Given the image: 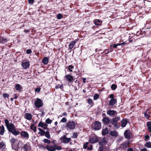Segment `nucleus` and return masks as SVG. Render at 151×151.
Here are the masks:
<instances>
[{
  "label": "nucleus",
  "instance_id": "f257e3e1",
  "mask_svg": "<svg viewBox=\"0 0 151 151\" xmlns=\"http://www.w3.org/2000/svg\"><path fill=\"white\" fill-rule=\"evenodd\" d=\"M5 123L8 131L12 133L14 136H16L20 134L19 131L16 129V127L14 125L11 123L9 124V121L7 119L4 120Z\"/></svg>",
  "mask_w": 151,
  "mask_h": 151
},
{
  "label": "nucleus",
  "instance_id": "f03ea898",
  "mask_svg": "<svg viewBox=\"0 0 151 151\" xmlns=\"http://www.w3.org/2000/svg\"><path fill=\"white\" fill-rule=\"evenodd\" d=\"M34 105L35 106V108H36L37 109H39L43 106V104L41 99L39 98H37L34 102Z\"/></svg>",
  "mask_w": 151,
  "mask_h": 151
},
{
  "label": "nucleus",
  "instance_id": "7ed1b4c3",
  "mask_svg": "<svg viewBox=\"0 0 151 151\" xmlns=\"http://www.w3.org/2000/svg\"><path fill=\"white\" fill-rule=\"evenodd\" d=\"M76 123L73 121H69L66 124V127L68 128L73 129L76 127Z\"/></svg>",
  "mask_w": 151,
  "mask_h": 151
},
{
  "label": "nucleus",
  "instance_id": "20e7f679",
  "mask_svg": "<svg viewBox=\"0 0 151 151\" xmlns=\"http://www.w3.org/2000/svg\"><path fill=\"white\" fill-rule=\"evenodd\" d=\"M99 141L98 137L95 135L91 136L89 140V142L91 144H94L97 142Z\"/></svg>",
  "mask_w": 151,
  "mask_h": 151
},
{
  "label": "nucleus",
  "instance_id": "39448f33",
  "mask_svg": "<svg viewBox=\"0 0 151 151\" xmlns=\"http://www.w3.org/2000/svg\"><path fill=\"white\" fill-rule=\"evenodd\" d=\"M124 135L126 138L127 139H130L131 138L132 134L129 130H127L124 131Z\"/></svg>",
  "mask_w": 151,
  "mask_h": 151
},
{
  "label": "nucleus",
  "instance_id": "423d86ee",
  "mask_svg": "<svg viewBox=\"0 0 151 151\" xmlns=\"http://www.w3.org/2000/svg\"><path fill=\"white\" fill-rule=\"evenodd\" d=\"M101 127V123L99 121H96L94 124L93 129L95 130H99Z\"/></svg>",
  "mask_w": 151,
  "mask_h": 151
},
{
  "label": "nucleus",
  "instance_id": "0eeeda50",
  "mask_svg": "<svg viewBox=\"0 0 151 151\" xmlns=\"http://www.w3.org/2000/svg\"><path fill=\"white\" fill-rule=\"evenodd\" d=\"M42 148L43 149H47L49 151H55V148L54 146L48 144L45 146L42 147Z\"/></svg>",
  "mask_w": 151,
  "mask_h": 151
},
{
  "label": "nucleus",
  "instance_id": "6e6552de",
  "mask_svg": "<svg viewBox=\"0 0 151 151\" xmlns=\"http://www.w3.org/2000/svg\"><path fill=\"white\" fill-rule=\"evenodd\" d=\"M120 116H116L114 118L112 119V120L110 122V124L112 125H114V124L117 123V122L120 119Z\"/></svg>",
  "mask_w": 151,
  "mask_h": 151
},
{
  "label": "nucleus",
  "instance_id": "1a4fd4ad",
  "mask_svg": "<svg viewBox=\"0 0 151 151\" xmlns=\"http://www.w3.org/2000/svg\"><path fill=\"white\" fill-rule=\"evenodd\" d=\"M61 139H63V142L65 143H67L71 141V138H67L65 135H64L62 136L61 138Z\"/></svg>",
  "mask_w": 151,
  "mask_h": 151
},
{
  "label": "nucleus",
  "instance_id": "9d476101",
  "mask_svg": "<svg viewBox=\"0 0 151 151\" xmlns=\"http://www.w3.org/2000/svg\"><path fill=\"white\" fill-rule=\"evenodd\" d=\"M20 134L22 137H23L24 138L26 139H28L29 138V134L26 131H22L20 133Z\"/></svg>",
  "mask_w": 151,
  "mask_h": 151
},
{
  "label": "nucleus",
  "instance_id": "9b49d317",
  "mask_svg": "<svg viewBox=\"0 0 151 151\" xmlns=\"http://www.w3.org/2000/svg\"><path fill=\"white\" fill-rule=\"evenodd\" d=\"M64 78L70 83L74 79L73 76H72L71 74L65 75L64 77Z\"/></svg>",
  "mask_w": 151,
  "mask_h": 151
},
{
  "label": "nucleus",
  "instance_id": "f8f14e48",
  "mask_svg": "<svg viewBox=\"0 0 151 151\" xmlns=\"http://www.w3.org/2000/svg\"><path fill=\"white\" fill-rule=\"evenodd\" d=\"M78 40L76 39L74 41L70 42V44L69 45V48L70 49H72L75 45L76 42H78Z\"/></svg>",
  "mask_w": 151,
  "mask_h": 151
},
{
  "label": "nucleus",
  "instance_id": "ddd939ff",
  "mask_svg": "<svg viewBox=\"0 0 151 151\" xmlns=\"http://www.w3.org/2000/svg\"><path fill=\"white\" fill-rule=\"evenodd\" d=\"M107 114L110 116H113L115 114L116 115L117 114V111H116L111 110L107 111Z\"/></svg>",
  "mask_w": 151,
  "mask_h": 151
},
{
  "label": "nucleus",
  "instance_id": "4468645a",
  "mask_svg": "<svg viewBox=\"0 0 151 151\" xmlns=\"http://www.w3.org/2000/svg\"><path fill=\"white\" fill-rule=\"evenodd\" d=\"M93 22L96 25H101L102 21L101 20L95 19L94 20Z\"/></svg>",
  "mask_w": 151,
  "mask_h": 151
},
{
  "label": "nucleus",
  "instance_id": "2eb2a0df",
  "mask_svg": "<svg viewBox=\"0 0 151 151\" xmlns=\"http://www.w3.org/2000/svg\"><path fill=\"white\" fill-rule=\"evenodd\" d=\"M30 64L29 62L27 61L22 63V66L24 69H27L29 66Z\"/></svg>",
  "mask_w": 151,
  "mask_h": 151
},
{
  "label": "nucleus",
  "instance_id": "dca6fc26",
  "mask_svg": "<svg viewBox=\"0 0 151 151\" xmlns=\"http://www.w3.org/2000/svg\"><path fill=\"white\" fill-rule=\"evenodd\" d=\"M70 74L73 76V78H78L79 76V74L78 72L74 71L72 73H71Z\"/></svg>",
  "mask_w": 151,
  "mask_h": 151
},
{
  "label": "nucleus",
  "instance_id": "f3484780",
  "mask_svg": "<svg viewBox=\"0 0 151 151\" xmlns=\"http://www.w3.org/2000/svg\"><path fill=\"white\" fill-rule=\"evenodd\" d=\"M106 142L105 140V138H103L101 139L100 141L99 142V144L101 146H103L104 144H106Z\"/></svg>",
  "mask_w": 151,
  "mask_h": 151
},
{
  "label": "nucleus",
  "instance_id": "a211bd4d",
  "mask_svg": "<svg viewBox=\"0 0 151 151\" xmlns=\"http://www.w3.org/2000/svg\"><path fill=\"white\" fill-rule=\"evenodd\" d=\"M127 119H122L121 122V126L122 127H125L127 123Z\"/></svg>",
  "mask_w": 151,
  "mask_h": 151
},
{
  "label": "nucleus",
  "instance_id": "6ab92c4d",
  "mask_svg": "<svg viewBox=\"0 0 151 151\" xmlns=\"http://www.w3.org/2000/svg\"><path fill=\"white\" fill-rule=\"evenodd\" d=\"M102 122L103 123L106 124L109 123L110 121L109 118L107 117H104L102 120Z\"/></svg>",
  "mask_w": 151,
  "mask_h": 151
},
{
  "label": "nucleus",
  "instance_id": "aec40b11",
  "mask_svg": "<svg viewBox=\"0 0 151 151\" xmlns=\"http://www.w3.org/2000/svg\"><path fill=\"white\" fill-rule=\"evenodd\" d=\"M30 145L28 143L26 144L22 147L24 151H28V150L30 148Z\"/></svg>",
  "mask_w": 151,
  "mask_h": 151
},
{
  "label": "nucleus",
  "instance_id": "412c9836",
  "mask_svg": "<svg viewBox=\"0 0 151 151\" xmlns=\"http://www.w3.org/2000/svg\"><path fill=\"white\" fill-rule=\"evenodd\" d=\"M32 115L29 113H25V118L28 120H30L32 119Z\"/></svg>",
  "mask_w": 151,
  "mask_h": 151
},
{
  "label": "nucleus",
  "instance_id": "4be33fe9",
  "mask_svg": "<svg viewBox=\"0 0 151 151\" xmlns=\"http://www.w3.org/2000/svg\"><path fill=\"white\" fill-rule=\"evenodd\" d=\"M49 61V59L47 57H44L42 60V63L45 65L47 64Z\"/></svg>",
  "mask_w": 151,
  "mask_h": 151
},
{
  "label": "nucleus",
  "instance_id": "5701e85b",
  "mask_svg": "<svg viewBox=\"0 0 151 151\" xmlns=\"http://www.w3.org/2000/svg\"><path fill=\"white\" fill-rule=\"evenodd\" d=\"M117 100L115 99H111L109 102V105L110 106H113L116 102Z\"/></svg>",
  "mask_w": 151,
  "mask_h": 151
},
{
  "label": "nucleus",
  "instance_id": "b1692460",
  "mask_svg": "<svg viewBox=\"0 0 151 151\" xmlns=\"http://www.w3.org/2000/svg\"><path fill=\"white\" fill-rule=\"evenodd\" d=\"M108 133V130L107 128L103 129L102 131V134L103 136L105 135Z\"/></svg>",
  "mask_w": 151,
  "mask_h": 151
},
{
  "label": "nucleus",
  "instance_id": "393cba45",
  "mask_svg": "<svg viewBox=\"0 0 151 151\" xmlns=\"http://www.w3.org/2000/svg\"><path fill=\"white\" fill-rule=\"evenodd\" d=\"M38 129L39 130V132H38V134L40 135L41 136L44 135L45 132L40 128H39Z\"/></svg>",
  "mask_w": 151,
  "mask_h": 151
},
{
  "label": "nucleus",
  "instance_id": "a878e982",
  "mask_svg": "<svg viewBox=\"0 0 151 151\" xmlns=\"http://www.w3.org/2000/svg\"><path fill=\"white\" fill-rule=\"evenodd\" d=\"M7 40L6 39L3 37H0V43L4 44L7 42Z\"/></svg>",
  "mask_w": 151,
  "mask_h": 151
},
{
  "label": "nucleus",
  "instance_id": "bb28decb",
  "mask_svg": "<svg viewBox=\"0 0 151 151\" xmlns=\"http://www.w3.org/2000/svg\"><path fill=\"white\" fill-rule=\"evenodd\" d=\"M109 134L110 135L113 137H116L118 136V133L117 132L115 131H110Z\"/></svg>",
  "mask_w": 151,
  "mask_h": 151
},
{
  "label": "nucleus",
  "instance_id": "cd10ccee",
  "mask_svg": "<svg viewBox=\"0 0 151 151\" xmlns=\"http://www.w3.org/2000/svg\"><path fill=\"white\" fill-rule=\"evenodd\" d=\"M120 147L123 149L126 148L127 146V144L125 142H124L123 143L121 144Z\"/></svg>",
  "mask_w": 151,
  "mask_h": 151
},
{
  "label": "nucleus",
  "instance_id": "c85d7f7f",
  "mask_svg": "<svg viewBox=\"0 0 151 151\" xmlns=\"http://www.w3.org/2000/svg\"><path fill=\"white\" fill-rule=\"evenodd\" d=\"M1 131H0V134L1 135H3L5 131V128L3 125L1 126Z\"/></svg>",
  "mask_w": 151,
  "mask_h": 151
},
{
  "label": "nucleus",
  "instance_id": "c756f323",
  "mask_svg": "<svg viewBox=\"0 0 151 151\" xmlns=\"http://www.w3.org/2000/svg\"><path fill=\"white\" fill-rule=\"evenodd\" d=\"M120 44H119V43H118L116 44H114L113 45H111L109 47L111 48V49H113V48L115 49L118 46L120 45Z\"/></svg>",
  "mask_w": 151,
  "mask_h": 151
},
{
  "label": "nucleus",
  "instance_id": "7c9ffc66",
  "mask_svg": "<svg viewBox=\"0 0 151 151\" xmlns=\"http://www.w3.org/2000/svg\"><path fill=\"white\" fill-rule=\"evenodd\" d=\"M15 89L17 90L20 91L21 90L22 88V87L19 84H16V86H15Z\"/></svg>",
  "mask_w": 151,
  "mask_h": 151
},
{
  "label": "nucleus",
  "instance_id": "2f4dec72",
  "mask_svg": "<svg viewBox=\"0 0 151 151\" xmlns=\"http://www.w3.org/2000/svg\"><path fill=\"white\" fill-rule=\"evenodd\" d=\"M45 136L48 139L50 138V134L49 130L45 132Z\"/></svg>",
  "mask_w": 151,
  "mask_h": 151
},
{
  "label": "nucleus",
  "instance_id": "473e14b6",
  "mask_svg": "<svg viewBox=\"0 0 151 151\" xmlns=\"http://www.w3.org/2000/svg\"><path fill=\"white\" fill-rule=\"evenodd\" d=\"M17 139L14 138H12L9 140V141L11 143V145L14 144L17 142Z\"/></svg>",
  "mask_w": 151,
  "mask_h": 151
},
{
  "label": "nucleus",
  "instance_id": "72a5a7b5",
  "mask_svg": "<svg viewBox=\"0 0 151 151\" xmlns=\"http://www.w3.org/2000/svg\"><path fill=\"white\" fill-rule=\"evenodd\" d=\"M87 102L89 104H91L92 106L94 105V103L93 102L92 100L90 98L88 99Z\"/></svg>",
  "mask_w": 151,
  "mask_h": 151
},
{
  "label": "nucleus",
  "instance_id": "f704fd0d",
  "mask_svg": "<svg viewBox=\"0 0 151 151\" xmlns=\"http://www.w3.org/2000/svg\"><path fill=\"white\" fill-rule=\"evenodd\" d=\"M34 124H32L30 125V129H31L34 130V132H36V127H34Z\"/></svg>",
  "mask_w": 151,
  "mask_h": 151
},
{
  "label": "nucleus",
  "instance_id": "c9c22d12",
  "mask_svg": "<svg viewBox=\"0 0 151 151\" xmlns=\"http://www.w3.org/2000/svg\"><path fill=\"white\" fill-rule=\"evenodd\" d=\"M150 123V122H147V124L149 132H151V126Z\"/></svg>",
  "mask_w": 151,
  "mask_h": 151
},
{
  "label": "nucleus",
  "instance_id": "e433bc0d",
  "mask_svg": "<svg viewBox=\"0 0 151 151\" xmlns=\"http://www.w3.org/2000/svg\"><path fill=\"white\" fill-rule=\"evenodd\" d=\"M74 68V67L72 65H69V66H68L67 71H69L70 72H73V70L71 69L73 68Z\"/></svg>",
  "mask_w": 151,
  "mask_h": 151
},
{
  "label": "nucleus",
  "instance_id": "4c0bfd02",
  "mask_svg": "<svg viewBox=\"0 0 151 151\" xmlns=\"http://www.w3.org/2000/svg\"><path fill=\"white\" fill-rule=\"evenodd\" d=\"M145 146L147 148H151V142H148L146 143Z\"/></svg>",
  "mask_w": 151,
  "mask_h": 151
},
{
  "label": "nucleus",
  "instance_id": "58836bf2",
  "mask_svg": "<svg viewBox=\"0 0 151 151\" xmlns=\"http://www.w3.org/2000/svg\"><path fill=\"white\" fill-rule=\"evenodd\" d=\"M117 87V85L115 84H112L111 86V89L113 90H115Z\"/></svg>",
  "mask_w": 151,
  "mask_h": 151
},
{
  "label": "nucleus",
  "instance_id": "ea45409f",
  "mask_svg": "<svg viewBox=\"0 0 151 151\" xmlns=\"http://www.w3.org/2000/svg\"><path fill=\"white\" fill-rule=\"evenodd\" d=\"M56 17L57 19H62L63 17V15L60 13H59L57 15Z\"/></svg>",
  "mask_w": 151,
  "mask_h": 151
},
{
  "label": "nucleus",
  "instance_id": "a19ab883",
  "mask_svg": "<svg viewBox=\"0 0 151 151\" xmlns=\"http://www.w3.org/2000/svg\"><path fill=\"white\" fill-rule=\"evenodd\" d=\"M43 142L45 143H47L48 144H50L51 143L50 141L47 139H44L43 141Z\"/></svg>",
  "mask_w": 151,
  "mask_h": 151
},
{
  "label": "nucleus",
  "instance_id": "79ce46f5",
  "mask_svg": "<svg viewBox=\"0 0 151 151\" xmlns=\"http://www.w3.org/2000/svg\"><path fill=\"white\" fill-rule=\"evenodd\" d=\"M147 111H146L144 113V115L145 117L146 118L149 119V117L150 116V115H149L147 113Z\"/></svg>",
  "mask_w": 151,
  "mask_h": 151
},
{
  "label": "nucleus",
  "instance_id": "37998d69",
  "mask_svg": "<svg viewBox=\"0 0 151 151\" xmlns=\"http://www.w3.org/2000/svg\"><path fill=\"white\" fill-rule=\"evenodd\" d=\"M54 147L55 148V150H61V147L60 146H58L56 145H54Z\"/></svg>",
  "mask_w": 151,
  "mask_h": 151
},
{
  "label": "nucleus",
  "instance_id": "c03bdc74",
  "mask_svg": "<svg viewBox=\"0 0 151 151\" xmlns=\"http://www.w3.org/2000/svg\"><path fill=\"white\" fill-rule=\"evenodd\" d=\"M52 120L49 118L45 120V122L46 124H50L52 122Z\"/></svg>",
  "mask_w": 151,
  "mask_h": 151
},
{
  "label": "nucleus",
  "instance_id": "a18cd8bd",
  "mask_svg": "<svg viewBox=\"0 0 151 151\" xmlns=\"http://www.w3.org/2000/svg\"><path fill=\"white\" fill-rule=\"evenodd\" d=\"M99 97V95L98 94H95L93 96V99L96 100L98 99Z\"/></svg>",
  "mask_w": 151,
  "mask_h": 151
},
{
  "label": "nucleus",
  "instance_id": "49530a36",
  "mask_svg": "<svg viewBox=\"0 0 151 151\" xmlns=\"http://www.w3.org/2000/svg\"><path fill=\"white\" fill-rule=\"evenodd\" d=\"M89 143L88 142H86L83 145V148L85 149H86L88 148V145Z\"/></svg>",
  "mask_w": 151,
  "mask_h": 151
},
{
  "label": "nucleus",
  "instance_id": "de8ad7c7",
  "mask_svg": "<svg viewBox=\"0 0 151 151\" xmlns=\"http://www.w3.org/2000/svg\"><path fill=\"white\" fill-rule=\"evenodd\" d=\"M11 145L12 149L14 150H16L17 149V146L14 144H11Z\"/></svg>",
  "mask_w": 151,
  "mask_h": 151
},
{
  "label": "nucleus",
  "instance_id": "09e8293b",
  "mask_svg": "<svg viewBox=\"0 0 151 151\" xmlns=\"http://www.w3.org/2000/svg\"><path fill=\"white\" fill-rule=\"evenodd\" d=\"M43 123L42 121L40 122L38 124V127H43Z\"/></svg>",
  "mask_w": 151,
  "mask_h": 151
},
{
  "label": "nucleus",
  "instance_id": "8fccbe9b",
  "mask_svg": "<svg viewBox=\"0 0 151 151\" xmlns=\"http://www.w3.org/2000/svg\"><path fill=\"white\" fill-rule=\"evenodd\" d=\"M41 90V88L40 87H38L36 88L35 90V92H37V93H38L40 92V91Z\"/></svg>",
  "mask_w": 151,
  "mask_h": 151
},
{
  "label": "nucleus",
  "instance_id": "3c124183",
  "mask_svg": "<svg viewBox=\"0 0 151 151\" xmlns=\"http://www.w3.org/2000/svg\"><path fill=\"white\" fill-rule=\"evenodd\" d=\"M3 97L5 98H8L9 96V95L6 93H3Z\"/></svg>",
  "mask_w": 151,
  "mask_h": 151
},
{
  "label": "nucleus",
  "instance_id": "603ef678",
  "mask_svg": "<svg viewBox=\"0 0 151 151\" xmlns=\"http://www.w3.org/2000/svg\"><path fill=\"white\" fill-rule=\"evenodd\" d=\"M114 128H115L116 129H118L120 127L118 125V123L114 124Z\"/></svg>",
  "mask_w": 151,
  "mask_h": 151
},
{
  "label": "nucleus",
  "instance_id": "864d4df0",
  "mask_svg": "<svg viewBox=\"0 0 151 151\" xmlns=\"http://www.w3.org/2000/svg\"><path fill=\"white\" fill-rule=\"evenodd\" d=\"M150 136L148 135H146L145 136V140L147 141V140H149L150 139Z\"/></svg>",
  "mask_w": 151,
  "mask_h": 151
},
{
  "label": "nucleus",
  "instance_id": "5fc2aeb1",
  "mask_svg": "<svg viewBox=\"0 0 151 151\" xmlns=\"http://www.w3.org/2000/svg\"><path fill=\"white\" fill-rule=\"evenodd\" d=\"M5 145V144L3 142H0V148H2Z\"/></svg>",
  "mask_w": 151,
  "mask_h": 151
},
{
  "label": "nucleus",
  "instance_id": "6e6d98bb",
  "mask_svg": "<svg viewBox=\"0 0 151 151\" xmlns=\"http://www.w3.org/2000/svg\"><path fill=\"white\" fill-rule=\"evenodd\" d=\"M67 120L66 118L63 117L61 120V122H67Z\"/></svg>",
  "mask_w": 151,
  "mask_h": 151
},
{
  "label": "nucleus",
  "instance_id": "4d7b16f0",
  "mask_svg": "<svg viewBox=\"0 0 151 151\" xmlns=\"http://www.w3.org/2000/svg\"><path fill=\"white\" fill-rule=\"evenodd\" d=\"M32 53V51L31 49H28L26 50V53L27 54H31Z\"/></svg>",
  "mask_w": 151,
  "mask_h": 151
},
{
  "label": "nucleus",
  "instance_id": "13d9d810",
  "mask_svg": "<svg viewBox=\"0 0 151 151\" xmlns=\"http://www.w3.org/2000/svg\"><path fill=\"white\" fill-rule=\"evenodd\" d=\"M78 136V134L77 133H74L73 134V137L75 138H77Z\"/></svg>",
  "mask_w": 151,
  "mask_h": 151
},
{
  "label": "nucleus",
  "instance_id": "bf43d9fd",
  "mask_svg": "<svg viewBox=\"0 0 151 151\" xmlns=\"http://www.w3.org/2000/svg\"><path fill=\"white\" fill-rule=\"evenodd\" d=\"M104 146H100L99 147V150L98 151H104Z\"/></svg>",
  "mask_w": 151,
  "mask_h": 151
},
{
  "label": "nucleus",
  "instance_id": "052dcab7",
  "mask_svg": "<svg viewBox=\"0 0 151 151\" xmlns=\"http://www.w3.org/2000/svg\"><path fill=\"white\" fill-rule=\"evenodd\" d=\"M121 12H124V14L125 15V16H129L130 14V13H129V12H124L123 11H122Z\"/></svg>",
  "mask_w": 151,
  "mask_h": 151
},
{
  "label": "nucleus",
  "instance_id": "680f3d73",
  "mask_svg": "<svg viewBox=\"0 0 151 151\" xmlns=\"http://www.w3.org/2000/svg\"><path fill=\"white\" fill-rule=\"evenodd\" d=\"M113 50V49H111V50H110L109 51H106V52H105V56H106L107 55L108 53H109V52H111Z\"/></svg>",
  "mask_w": 151,
  "mask_h": 151
},
{
  "label": "nucleus",
  "instance_id": "e2e57ef3",
  "mask_svg": "<svg viewBox=\"0 0 151 151\" xmlns=\"http://www.w3.org/2000/svg\"><path fill=\"white\" fill-rule=\"evenodd\" d=\"M114 94H111L109 95V97L111 99H114Z\"/></svg>",
  "mask_w": 151,
  "mask_h": 151
},
{
  "label": "nucleus",
  "instance_id": "0e129e2a",
  "mask_svg": "<svg viewBox=\"0 0 151 151\" xmlns=\"http://www.w3.org/2000/svg\"><path fill=\"white\" fill-rule=\"evenodd\" d=\"M82 79L83 80V82L84 83L86 82V79L85 78H82Z\"/></svg>",
  "mask_w": 151,
  "mask_h": 151
},
{
  "label": "nucleus",
  "instance_id": "69168bd1",
  "mask_svg": "<svg viewBox=\"0 0 151 151\" xmlns=\"http://www.w3.org/2000/svg\"><path fill=\"white\" fill-rule=\"evenodd\" d=\"M28 2L29 3L32 4L34 3V0H29Z\"/></svg>",
  "mask_w": 151,
  "mask_h": 151
},
{
  "label": "nucleus",
  "instance_id": "338daca9",
  "mask_svg": "<svg viewBox=\"0 0 151 151\" xmlns=\"http://www.w3.org/2000/svg\"><path fill=\"white\" fill-rule=\"evenodd\" d=\"M30 29H27V30H26V29H25L24 30V32H25V33H28V32H30Z\"/></svg>",
  "mask_w": 151,
  "mask_h": 151
},
{
  "label": "nucleus",
  "instance_id": "774afa93",
  "mask_svg": "<svg viewBox=\"0 0 151 151\" xmlns=\"http://www.w3.org/2000/svg\"><path fill=\"white\" fill-rule=\"evenodd\" d=\"M141 151H147V150L146 148H144L141 150Z\"/></svg>",
  "mask_w": 151,
  "mask_h": 151
}]
</instances>
